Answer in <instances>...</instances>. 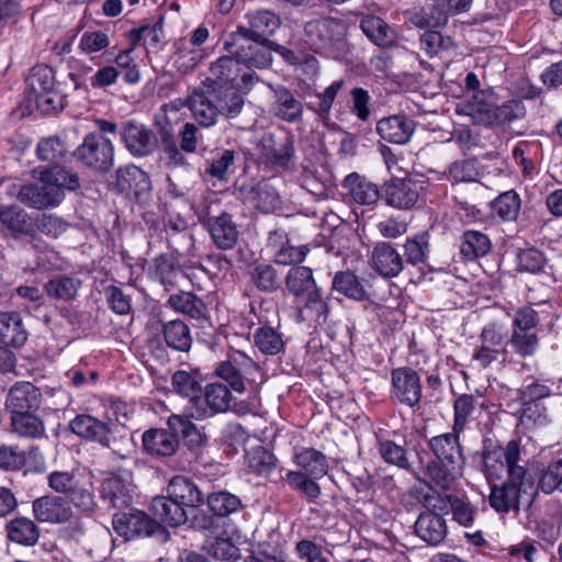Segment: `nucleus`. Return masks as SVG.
<instances>
[{
	"label": "nucleus",
	"instance_id": "nucleus-1",
	"mask_svg": "<svg viewBox=\"0 0 562 562\" xmlns=\"http://www.w3.org/2000/svg\"><path fill=\"white\" fill-rule=\"evenodd\" d=\"M482 458L485 476L491 492H527L535 484L532 473L519 464L521 447L519 439H512L502 448L490 441H484Z\"/></svg>",
	"mask_w": 562,
	"mask_h": 562
},
{
	"label": "nucleus",
	"instance_id": "nucleus-2",
	"mask_svg": "<svg viewBox=\"0 0 562 562\" xmlns=\"http://www.w3.org/2000/svg\"><path fill=\"white\" fill-rule=\"evenodd\" d=\"M41 183L13 186L9 192L29 207L44 210L59 205L65 199V190L74 191L80 187L77 173L55 166L40 171Z\"/></svg>",
	"mask_w": 562,
	"mask_h": 562
},
{
	"label": "nucleus",
	"instance_id": "nucleus-3",
	"mask_svg": "<svg viewBox=\"0 0 562 562\" xmlns=\"http://www.w3.org/2000/svg\"><path fill=\"white\" fill-rule=\"evenodd\" d=\"M224 49L246 70L252 68L265 69L272 63L271 52H278L285 58L293 56V52L274 42H265L252 38L246 33L245 25H239L236 32L231 33L224 41Z\"/></svg>",
	"mask_w": 562,
	"mask_h": 562
},
{
	"label": "nucleus",
	"instance_id": "nucleus-4",
	"mask_svg": "<svg viewBox=\"0 0 562 562\" xmlns=\"http://www.w3.org/2000/svg\"><path fill=\"white\" fill-rule=\"evenodd\" d=\"M184 104L201 125L210 126L214 124L218 114L227 119L236 117L244 106V99L236 91L221 94L205 85L204 89L194 90L186 99Z\"/></svg>",
	"mask_w": 562,
	"mask_h": 562
},
{
	"label": "nucleus",
	"instance_id": "nucleus-5",
	"mask_svg": "<svg viewBox=\"0 0 562 562\" xmlns=\"http://www.w3.org/2000/svg\"><path fill=\"white\" fill-rule=\"evenodd\" d=\"M292 462L296 470H289L282 476L288 486L301 492H319L317 480L325 476L328 470L326 456L312 447H295Z\"/></svg>",
	"mask_w": 562,
	"mask_h": 562
},
{
	"label": "nucleus",
	"instance_id": "nucleus-6",
	"mask_svg": "<svg viewBox=\"0 0 562 562\" xmlns=\"http://www.w3.org/2000/svg\"><path fill=\"white\" fill-rule=\"evenodd\" d=\"M307 42L316 53L339 58L347 50V24L333 16L313 20L306 23Z\"/></svg>",
	"mask_w": 562,
	"mask_h": 562
},
{
	"label": "nucleus",
	"instance_id": "nucleus-7",
	"mask_svg": "<svg viewBox=\"0 0 562 562\" xmlns=\"http://www.w3.org/2000/svg\"><path fill=\"white\" fill-rule=\"evenodd\" d=\"M206 81V86L216 93L224 94L232 90L239 93L258 81V76L254 70H243L238 61L228 54L220 57L210 67Z\"/></svg>",
	"mask_w": 562,
	"mask_h": 562
},
{
	"label": "nucleus",
	"instance_id": "nucleus-8",
	"mask_svg": "<svg viewBox=\"0 0 562 562\" xmlns=\"http://www.w3.org/2000/svg\"><path fill=\"white\" fill-rule=\"evenodd\" d=\"M112 526L126 541L138 537H156L161 542L170 539V533L165 527L138 509L115 514Z\"/></svg>",
	"mask_w": 562,
	"mask_h": 562
},
{
	"label": "nucleus",
	"instance_id": "nucleus-9",
	"mask_svg": "<svg viewBox=\"0 0 562 562\" xmlns=\"http://www.w3.org/2000/svg\"><path fill=\"white\" fill-rule=\"evenodd\" d=\"M198 374L199 368L183 361L178 363V405L184 409V416L202 419L206 416V408Z\"/></svg>",
	"mask_w": 562,
	"mask_h": 562
},
{
	"label": "nucleus",
	"instance_id": "nucleus-10",
	"mask_svg": "<svg viewBox=\"0 0 562 562\" xmlns=\"http://www.w3.org/2000/svg\"><path fill=\"white\" fill-rule=\"evenodd\" d=\"M75 158L88 168L106 172L114 161V146L109 137L89 133L74 151Z\"/></svg>",
	"mask_w": 562,
	"mask_h": 562
},
{
	"label": "nucleus",
	"instance_id": "nucleus-11",
	"mask_svg": "<svg viewBox=\"0 0 562 562\" xmlns=\"http://www.w3.org/2000/svg\"><path fill=\"white\" fill-rule=\"evenodd\" d=\"M418 502L425 508L442 512L443 515L452 514V518L460 526L471 527L476 515V507L473 506L465 494H418Z\"/></svg>",
	"mask_w": 562,
	"mask_h": 562
},
{
	"label": "nucleus",
	"instance_id": "nucleus-12",
	"mask_svg": "<svg viewBox=\"0 0 562 562\" xmlns=\"http://www.w3.org/2000/svg\"><path fill=\"white\" fill-rule=\"evenodd\" d=\"M391 401L409 408L418 407L422 401V382L416 370L400 367L391 371Z\"/></svg>",
	"mask_w": 562,
	"mask_h": 562
},
{
	"label": "nucleus",
	"instance_id": "nucleus-13",
	"mask_svg": "<svg viewBox=\"0 0 562 562\" xmlns=\"http://www.w3.org/2000/svg\"><path fill=\"white\" fill-rule=\"evenodd\" d=\"M120 136L126 150L136 158L151 155L158 146L154 132L136 120L123 122L120 126Z\"/></svg>",
	"mask_w": 562,
	"mask_h": 562
},
{
	"label": "nucleus",
	"instance_id": "nucleus-14",
	"mask_svg": "<svg viewBox=\"0 0 562 562\" xmlns=\"http://www.w3.org/2000/svg\"><path fill=\"white\" fill-rule=\"evenodd\" d=\"M423 187L411 178L392 179L382 188V199L390 206L400 210L412 209L418 201Z\"/></svg>",
	"mask_w": 562,
	"mask_h": 562
},
{
	"label": "nucleus",
	"instance_id": "nucleus-15",
	"mask_svg": "<svg viewBox=\"0 0 562 562\" xmlns=\"http://www.w3.org/2000/svg\"><path fill=\"white\" fill-rule=\"evenodd\" d=\"M0 229L13 239L35 236L33 217L21 206L0 204Z\"/></svg>",
	"mask_w": 562,
	"mask_h": 562
},
{
	"label": "nucleus",
	"instance_id": "nucleus-16",
	"mask_svg": "<svg viewBox=\"0 0 562 562\" xmlns=\"http://www.w3.org/2000/svg\"><path fill=\"white\" fill-rule=\"evenodd\" d=\"M175 122L176 102L170 101L160 105V108L155 113L154 125L160 135L164 151L167 155V157L164 158L166 166L171 169L176 165V140L173 136Z\"/></svg>",
	"mask_w": 562,
	"mask_h": 562
},
{
	"label": "nucleus",
	"instance_id": "nucleus-17",
	"mask_svg": "<svg viewBox=\"0 0 562 562\" xmlns=\"http://www.w3.org/2000/svg\"><path fill=\"white\" fill-rule=\"evenodd\" d=\"M481 345L474 350L473 360L482 368L490 367L506 355L504 336L495 325H488L480 335Z\"/></svg>",
	"mask_w": 562,
	"mask_h": 562
},
{
	"label": "nucleus",
	"instance_id": "nucleus-18",
	"mask_svg": "<svg viewBox=\"0 0 562 562\" xmlns=\"http://www.w3.org/2000/svg\"><path fill=\"white\" fill-rule=\"evenodd\" d=\"M33 512L37 520L52 524L67 521L72 515L70 501L67 497L50 494L35 499Z\"/></svg>",
	"mask_w": 562,
	"mask_h": 562
},
{
	"label": "nucleus",
	"instance_id": "nucleus-19",
	"mask_svg": "<svg viewBox=\"0 0 562 562\" xmlns=\"http://www.w3.org/2000/svg\"><path fill=\"white\" fill-rule=\"evenodd\" d=\"M42 403L41 390L31 382H18L9 390L5 408L12 414L35 412Z\"/></svg>",
	"mask_w": 562,
	"mask_h": 562
},
{
	"label": "nucleus",
	"instance_id": "nucleus-20",
	"mask_svg": "<svg viewBox=\"0 0 562 562\" xmlns=\"http://www.w3.org/2000/svg\"><path fill=\"white\" fill-rule=\"evenodd\" d=\"M414 528L416 535L429 546L440 544L448 533L443 513L431 508L419 514Z\"/></svg>",
	"mask_w": 562,
	"mask_h": 562
},
{
	"label": "nucleus",
	"instance_id": "nucleus-21",
	"mask_svg": "<svg viewBox=\"0 0 562 562\" xmlns=\"http://www.w3.org/2000/svg\"><path fill=\"white\" fill-rule=\"evenodd\" d=\"M69 428L75 435L86 440L95 441L106 448L111 446L110 425L91 415H77L69 423Z\"/></svg>",
	"mask_w": 562,
	"mask_h": 562
},
{
	"label": "nucleus",
	"instance_id": "nucleus-22",
	"mask_svg": "<svg viewBox=\"0 0 562 562\" xmlns=\"http://www.w3.org/2000/svg\"><path fill=\"white\" fill-rule=\"evenodd\" d=\"M372 268L383 278H395L404 269V259L390 243H378L371 254Z\"/></svg>",
	"mask_w": 562,
	"mask_h": 562
},
{
	"label": "nucleus",
	"instance_id": "nucleus-23",
	"mask_svg": "<svg viewBox=\"0 0 562 562\" xmlns=\"http://www.w3.org/2000/svg\"><path fill=\"white\" fill-rule=\"evenodd\" d=\"M266 159L273 166L289 169L294 165V139L292 136L276 138L268 134L262 137Z\"/></svg>",
	"mask_w": 562,
	"mask_h": 562
},
{
	"label": "nucleus",
	"instance_id": "nucleus-24",
	"mask_svg": "<svg viewBox=\"0 0 562 562\" xmlns=\"http://www.w3.org/2000/svg\"><path fill=\"white\" fill-rule=\"evenodd\" d=\"M416 124L406 115H391L376 123V132L381 138L393 144H406L414 134Z\"/></svg>",
	"mask_w": 562,
	"mask_h": 562
},
{
	"label": "nucleus",
	"instance_id": "nucleus-25",
	"mask_svg": "<svg viewBox=\"0 0 562 562\" xmlns=\"http://www.w3.org/2000/svg\"><path fill=\"white\" fill-rule=\"evenodd\" d=\"M428 446L437 461L447 467L461 468L463 457L459 443V434L453 431L435 436L428 441Z\"/></svg>",
	"mask_w": 562,
	"mask_h": 562
},
{
	"label": "nucleus",
	"instance_id": "nucleus-26",
	"mask_svg": "<svg viewBox=\"0 0 562 562\" xmlns=\"http://www.w3.org/2000/svg\"><path fill=\"white\" fill-rule=\"evenodd\" d=\"M273 92L272 109L277 117L288 123L302 120L303 103L295 94L283 86H269Z\"/></svg>",
	"mask_w": 562,
	"mask_h": 562
},
{
	"label": "nucleus",
	"instance_id": "nucleus-27",
	"mask_svg": "<svg viewBox=\"0 0 562 562\" xmlns=\"http://www.w3.org/2000/svg\"><path fill=\"white\" fill-rule=\"evenodd\" d=\"M207 228L217 248L228 250L236 246L239 232L231 214L223 212L218 216L210 217Z\"/></svg>",
	"mask_w": 562,
	"mask_h": 562
},
{
	"label": "nucleus",
	"instance_id": "nucleus-28",
	"mask_svg": "<svg viewBox=\"0 0 562 562\" xmlns=\"http://www.w3.org/2000/svg\"><path fill=\"white\" fill-rule=\"evenodd\" d=\"M268 246L274 251V261L283 266L302 262L308 252L306 246L296 247L291 245L282 231H274L269 234Z\"/></svg>",
	"mask_w": 562,
	"mask_h": 562
},
{
	"label": "nucleus",
	"instance_id": "nucleus-29",
	"mask_svg": "<svg viewBox=\"0 0 562 562\" xmlns=\"http://www.w3.org/2000/svg\"><path fill=\"white\" fill-rule=\"evenodd\" d=\"M27 340L22 316L18 312H0V342L22 347Z\"/></svg>",
	"mask_w": 562,
	"mask_h": 562
},
{
	"label": "nucleus",
	"instance_id": "nucleus-30",
	"mask_svg": "<svg viewBox=\"0 0 562 562\" xmlns=\"http://www.w3.org/2000/svg\"><path fill=\"white\" fill-rule=\"evenodd\" d=\"M344 187L351 199L362 205H372L382 199V190L376 184L358 173H351L345 178Z\"/></svg>",
	"mask_w": 562,
	"mask_h": 562
},
{
	"label": "nucleus",
	"instance_id": "nucleus-31",
	"mask_svg": "<svg viewBox=\"0 0 562 562\" xmlns=\"http://www.w3.org/2000/svg\"><path fill=\"white\" fill-rule=\"evenodd\" d=\"M91 488L100 492H128L133 487L132 473L128 470L116 472L88 473Z\"/></svg>",
	"mask_w": 562,
	"mask_h": 562
},
{
	"label": "nucleus",
	"instance_id": "nucleus-32",
	"mask_svg": "<svg viewBox=\"0 0 562 562\" xmlns=\"http://www.w3.org/2000/svg\"><path fill=\"white\" fill-rule=\"evenodd\" d=\"M246 18L248 21V26H245L246 33L252 38H260L265 42H271L268 37L280 26L279 16L269 10L249 12Z\"/></svg>",
	"mask_w": 562,
	"mask_h": 562
},
{
	"label": "nucleus",
	"instance_id": "nucleus-33",
	"mask_svg": "<svg viewBox=\"0 0 562 562\" xmlns=\"http://www.w3.org/2000/svg\"><path fill=\"white\" fill-rule=\"evenodd\" d=\"M360 29L376 46L391 47L396 42L395 31L380 16H363L360 21Z\"/></svg>",
	"mask_w": 562,
	"mask_h": 562
},
{
	"label": "nucleus",
	"instance_id": "nucleus-34",
	"mask_svg": "<svg viewBox=\"0 0 562 562\" xmlns=\"http://www.w3.org/2000/svg\"><path fill=\"white\" fill-rule=\"evenodd\" d=\"M142 442L145 451L155 457H170L176 452V439L171 431L151 428L143 434Z\"/></svg>",
	"mask_w": 562,
	"mask_h": 562
},
{
	"label": "nucleus",
	"instance_id": "nucleus-35",
	"mask_svg": "<svg viewBox=\"0 0 562 562\" xmlns=\"http://www.w3.org/2000/svg\"><path fill=\"white\" fill-rule=\"evenodd\" d=\"M461 468L447 467L437 460L426 463L423 476L419 477L429 488H451Z\"/></svg>",
	"mask_w": 562,
	"mask_h": 562
},
{
	"label": "nucleus",
	"instance_id": "nucleus-36",
	"mask_svg": "<svg viewBox=\"0 0 562 562\" xmlns=\"http://www.w3.org/2000/svg\"><path fill=\"white\" fill-rule=\"evenodd\" d=\"M286 290L295 297H307L312 292L318 290L313 277V271L308 267H292L284 279Z\"/></svg>",
	"mask_w": 562,
	"mask_h": 562
},
{
	"label": "nucleus",
	"instance_id": "nucleus-37",
	"mask_svg": "<svg viewBox=\"0 0 562 562\" xmlns=\"http://www.w3.org/2000/svg\"><path fill=\"white\" fill-rule=\"evenodd\" d=\"M48 485L54 492H87L89 474L80 470L55 471L48 475Z\"/></svg>",
	"mask_w": 562,
	"mask_h": 562
},
{
	"label": "nucleus",
	"instance_id": "nucleus-38",
	"mask_svg": "<svg viewBox=\"0 0 562 562\" xmlns=\"http://www.w3.org/2000/svg\"><path fill=\"white\" fill-rule=\"evenodd\" d=\"M477 112H486L491 124H506L525 116L526 108L521 100H508L501 105L485 108L484 105L474 109Z\"/></svg>",
	"mask_w": 562,
	"mask_h": 562
},
{
	"label": "nucleus",
	"instance_id": "nucleus-39",
	"mask_svg": "<svg viewBox=\"0 0 562 562\" xmlns=\"http://www.w3.org/2000/svg\"><path fill=\"white\" fill-rule=\"evenodd\" d=\"M245 191L246 199L265 213L272 212L280 203L278 192L268 181H259Z\"/></svg>",
	"mask_w": 562,
	"mask_h": 562
},
{
	"label": "nucleus",
	"instance_id": "nucleus-40",
	"mask_svg": "<svg viewBox=\"0 0 562 562\" xmlns=\"http://www.w3.org/2000/svg\"><path fill=\"white\" fill-rule=\"evenodd\" d=\"M8 538L21 546L32 547L40 538L36 524L25 517H16L7 524Z\"/></svg>",
	"mask_w": 562,
	"mask_h": 562
},
{
	"label": "nucleus",
	"instance_id": "nucleus-41",
	"mask_svg": "<svg viewBox=\"0 0 562 562\" xmlns=\"http://www.w3.org/2000/svg\"><path fill=\"white\" fill-rule=\"evenodd\" d=\"M333 289L355 301L369 300V294L359 278L351 271H339L333 278Z\"/></svg>",
	"mask_w": 562,
	"mask_h": 562
},
{
	"label": "nucleus",
	"instance_id": "nucleus-42",
	"mask_svg": "<svg viewBox=\"0 0 562 562\" xmlns=\"http://www.w3.org/2000/svg\"><path fill=\"white\" fill-rule=\"evenodd\" d=\"M491 249L490 238L480 231L468 229L461 236L460 252L465 260H475Z\"/></svg>",
	"mask_w": 562,
	"mask_h": 562
},
{
	"label": "nucleus",
	"instance_id": "nucleus-43",
	"mask_svg": "<svg viewBox=\"0 0 562 562\" xmlns=\"http://www.w3.org/2000/svg\"><path fill=\"white\" fill-rule=\"evenodd\" d=\"M521 206L519 194L515 190L501 193L491 203L493 213L504 222H514L518 218Z\"/></svg>",
	"mask_w": 562,
	"mask_h": 562
},
{
	"label": "nucleus",
	"instance_id": "nucleus-44",
	"mask_svg": "<svg viewBox=\"0 0 562 562\" xmlns=\"http://www.w3.org/2000/svg\"><path fill=\"white\" fill-rule=\"evenodd\" d=\"M11 426L13 431L21 437L35 439L45 435V425L43 420L32 412L12 414Z\"/></svg>",
	"mask_w": 562,
	"mask_h": 562
},
{
	"label": "nucleus",
	"instance_id": "nucleus-45",
	"mask_svg": "<svg viewBox=\"0 0 562 562\" xmlns=\"http://www.w3.org/2000/svg\"><path fill=\"white\" fill-rule=\"evenodd\" d=\"M449 15H451V13L448 11L443 1L437 0L435 4L416 13L412 21L420 29H436L445 26L448 23Z\"/></svg>",
	"mask_w": 562,
	"mask_h": 562
},
{
	"label": "nucleus",
	"instance_id": "nucleus-46",
	"mask_svg": "<svg viewBox=\"0 0 562 562\" xmlns=\"http://www.w3.org/2000/svg\"><path fill=\"white\" fill-rule=\"evenodd\" d=\"M81 286L80 279L69 276H60L45 283V291L50 297L70 301L76 297Z\"/></svg>",
	"mask_w": 562,
	"mask_h": 562
},
{
	"label": "nucleus",
	"instance_id": "nucleus-47",
	"mask_svg": "<svg viewBox=\"0 0 562 562\" xmlns=\"http://www.w3.org/2000/svg\"><path fill=\"white\" fill-rule=\"evenodd\" d=\"M203 400L205 408L214 413H224L229 409L233 396L231 390L223 383H211L205 387Z\"/></svg>",
	"mask_w": 562,
	"mask_h": 562
},
{
	"label": "nucleus",
	"instance_id": "nucleus-48",
	"mask_svg": "<svg viewBox=\"0 0 562 562\" xmlns=\"http://www.w3.org/2000/svg\"><path fill=\"white\" fill-rule=\"evenodd\" d=\"M116 179L122 191L137 192L148 186L147 175L135 165L120 167L116 171Z\"/></svg>",
	"mask_w": 562,
	"mask_h": 562
},
{
	"label": "nucleus",
	"instance_id": "nucleus-49",
	"mask_svg": "<svg viewBox=\"0 0 562 562\" xmlns=\"http://www.w3.org/2000/svg\"><path fill=\"white\" fill-rule=\"evenodd\" d=\"M206 499L214 515L223 517L236 512L241 503L235 494H196V501Z\"/></svg>",
	"mask_w": 562,
	"mask_h": 562
},
{
	"label": "nucleus",
	"instance_id": "nucleus-50",
	"mask_svg": "<svg viewBox=\"0 0 562 562\" xmlns=\"http://www.w3.org/2000/svg\"><path fill=\"white\" fill-rule=\"evenodd\" d=\"M254 341L262 353L270 356L278 355L284 347L282 335L270 326L259 327L254 335Z\"/></svg>",
	"mask_w": 562,
	"mask_h": 562
},
{
	"label": "nucleus",
	"instance_id": "nucleus-51",
	"mask_svg": "<svg viewBox=\"0 0 562 562\" xmlns=\"http://www.w3.org/2000/svg\"><path fill=\"white\" fill-rule=\"evenodd\" d=\"M250 278L259 291L271 293L280 288L278 271L269 263H257L250 271Z\"/></svg>",
	"mask_w": 562,
	"mask_h": 562
},
{
	"label": "nucleus",
	"instance_id": "nucleus-52",
	"mask_svg": "<svg viewBox=\"0 0 562 562\" xmlns=\"http://www.w3.org/2000/svg\"><path fill=\"white\" fill-rule=\"evenodd\" d=\"M306 299L303 307L300 308V315L304 319H311L317 324L326 323L329 314L328 301L323 299L319 289L312 292Z\"/></svg>",
	"mask_w": 562,
	"mask_h": 562
},
{
	"label": "nucleus",
	"instance_id": "nucleus-53",
	"mask_svg": "<svg viewBox=\"0 0 562 562\" xmlns=\"http://www.w3.org/2000/svg\"><path fill=\"white\" fill-rule=\"evenodd\" d=\"M419 43L420 49L430 58L439 56L454 46L453 40L450 36H443L435 30H427L422 33Z\"/></svg>",
	"mask_w": 562,
	"mask_h": 562
},
{
	"label": "nucleus",
	"instance_id": "nucleus-54",
	"mask_svg": "<svg viewBox=\"0 0 562 562\" xmlns=\"http://www.w3.org/2000/svg\"><path fill=\"white\" fill-rule=\"evenodd\" d=\"M31 97L55 89V72L52 67L36 65L27 79Z\"/></svg>",
	"mask_w": 562,
	"mask_h": 562
},
{
	"label": "nucleus",
	"instance_id": "nucleus-55",
	"mask_svg": "<svg viewBox=\"0 0 562 562\" xmlns=\"http://www.w3.org/2000/svg\"><path fill=\"white\" fill-rule=\"evenodd\" d=\"M164 32H162V22L159 20L153 26H142L139 29H134L130 32V40L133 44H137L139 42L144 43V46L150 49H158L161 47L164 43Z\"/></svg>",
	"mask_w": 562,
	"mask_h": 562
},
{
	"label": "nucleus",
	"instance_id": "nucleus-56",
	"mask_svg": "<svg viewBox=\"0 0 562 562\" xmlns=\"http://www.w3.org/2000/svg\"><path fill=\"white\" fill-rule=\"evenodd\" d=\"M520 424L525 428L541 427L550 422L543 403L520 402Z\"/></svg>",
	"mask_w": 562,
	"mask_h": 562
},
{
	"label": "nucleus",
	"instance_id": "nucleus-57",
	"mask_svg": "<svg viewBox=\"0 0 562 562\" xmlns=\"http://www.w3.org/2000/svg\"><path fill=\"white\" fill-rule=\"evenodd\" d=\"M36 151L40 160L57 165L64 158L67 148L58 137L50 136L37 144Z\"/></svg>",
	"mask_w": 562,
	"mask_h": 562
},
{
	"label": "nucleus",
	"instance_id": "nucleus-58",
	"mask_svg": "<svg viewBox=\"0 0 562 562\" xmlns=\"http://www.w3.org/2000/svg\"><path fill=\"white\" fill-rule=\"evenodd\" d=\"M475 408V400L470 394H462L454 401L453 431L460 434L464 430Z\"/></svg>",
	"mask_w": 562,
	"mask_h": 562
},
{
	"label": "nucleus",
	"instance_id": "nucleus-59",
	"mask_svg": "<svg viewBox=\"0 0 562 562\" xmlns=\"http://www.w3.org/2000/svg\"><path fill=\"white\" fill-rule=\"evenodd\" d=\"M562 492V459L552 461L539 477L536 492Z\"/></svg>",
	"mask_w": 562,
	"mask_h": 562
},
{
	"label": "nucleus",
	"instance_id": "nucleus-60",
	"mask_svg": "<svg viewBox=\"0 0 562 562\" xmlns=\"http://www.w3.org/2000/svg\"><path fill=\"white\" fill-rule=\"evenodd\" d=\"M33 221L35 225V233L38 231L52 238H58L67 231L69 226L68 223L63 218L46 213L37 215L35 220L33 218Z\"/></svg>",
	"mask_w": 562,
	"mask_h": 562
},
{
	"label": "nucleus",
	"instance_id": "nucleus-61",
	"mask_svg": "<svg viewBox=\"0 0 562 562\" xmlns=\"http://www.w3.org/2000/svg\"><path fill=\"white\" fill-rule=\"evenodd\" d=\"M379 453L382 459L390 464H395L405 470L411 469L405 449L392 440L381 441L379 445Z\"/></svg>",
	"mask_w": 562,
	"mask_h": 562
},
{
	"label": "nucleus",
	"instance_id": "nucleus-62",
	"mask_svg": "<svg viewBox=\"0 0 562 562\" xmlns=\"http://www.w3.org/2000/svg\"><path fill=\"white\" fill-rule=\"evenodd\" d=\"M235 162V151L224 149L218 151L211 160L206 172L218 180H225L232 166Z\"/></svg>",
	"mask_w": 562,
	"mask_h": 562
},
{
	"label": "nucleus",
	"instance_id": "nucleus-63",
	"mask_svg": "<svg viewBox=\"0 0 562 562\" xmlns=\"http://www.w3.org/2000/svg\"><path fill=\"white\" fill-rule=\"evenodd\" d=\"M448 176L456 182H470L479 177L476 161L462 159L453 161L448 168Z\"/></svg>",
	"mask_w": 562,
	"mask_h": 562
},
{
	"label": "nucleus",
	"instance_id": "nucleus-64",
	"mask_svg": "<svg viewBox=\"0 0 562 562\" xmlns=\"http://www.w3.org/2000/svg\"><path fill=\"white\" fill-rule=\"evenodd\" d=\"M110 44L108 34L103 31H86L80 36L79 49L82 54L91 55L106 48Z\"/></svg>",
	"mask_w": 562,
	"mask_h": 562
}]
</instances>
